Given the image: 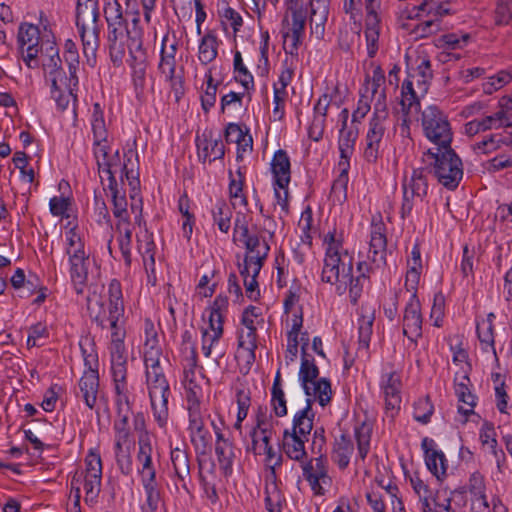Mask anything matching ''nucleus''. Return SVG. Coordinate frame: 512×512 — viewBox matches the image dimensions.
Listing matches in <instances>:
<instances>
[{
  "instance_id": "nucleus-1",
  "label": "nucleus",
  "mask_w": 512,
  "mask_h": 512,
  "mask_svg": "<svg viewBox=\"0 0 512 512\" xmlns=\"http://www.w3.org/2000/svg\"><path fill=\"white\" fill-rule=\"evenodd\" d=\"M245 173L239 168L235 173L229 171L228 194L233 209H239L236 213L233 229V240L241 242L245 246L246 253L243 264L239 265V272L243 278L246 296L250 300H257L260 296L257 277L264 265L270 251L269 240L273 237L270 231H250L248 227L249 217L248 199L244 192Z\"/></svg>"
},
{
  "instance_id": "nucleus-2",
  "label": "nucleus",
  "mask_w": 512,
  "mask_h": 512,
  "mask_svg": "<svg viewBox=\"0 0 512 512\" xmlns=\"http://www.w3.org/2000/svg\"><path fill=\"white\" fill-rule=\"evenodd\" d=\"M323 245L325 257L321 273L322 281L334 286L338 295L348 292L350 302L356 304L363 291L370 286L372 265L367 261H360L357 263L356 274H354L353 256L343 247V234L336 229L324 235Z\"/></svg>"
},
{
  "instance_id": "nucleus-3",
  "label": "nucleus",
  "mask_w": 512,
  "mask_h": 512,
  "mask_svg": "<svg viewBox=\"0 0 512 512\" xmlns=\"http://www.w3.org/2000/svg\"><path fill=\"white\" fill-rule=\"evenodd\" d=\"M100 177L102 174H106L108 179V186H114L118 184L117 177H119L121 183L127 181L130 188L129 195L131 199L130 209L135 215L134 221L139 227L144 222L142 217L143 201L140 195V180H139V165H138V154L135 150L129 149L119 155V151L112 152L110 146L105 148H97L93 153Z\"/></svg>"
},
{
  "instance_id": "nucleus-4",
  "label": "nucleus",
  "mask_w": 512,
  "mask_h": 512,
  "mask_svg": "<svg viewBox=\"0 0 512 512\" xmlns=\"http://www.w3.org/2000/svg\"><path fill=\"white\" fill-rule=\"evenodd\" d=\"M126 14L131 20L126 24L127 51L126 63L131 70V81L139 97L143 95L146 86L147 68L149 66L148 46L144 43V27L141 25L138 3L126 8Z\"/></svg>"
},
{
  "instance_id": "nucleus-5",
  "label": "nucleus",
  "mask_w": 512,
  "mask_h": 512,
  "mask_svg": "<svg viewBox=\"0 0 512 512\" xmlns=\"http://www.w3.org/2000/svg\"><path fill=\"white\" fill-rule=\"evenodd\" d=\"M47 44L45 54L41 55V64L45 77L51 85V97L60 109L65 110L71 99L76 100L75 91L78 87H70V76L67 77L61 67L59 50L54 42L47 41Z\"/></svg>"
},
{
  "instance_id": "nucleus-6",
  "label": "nucleus",
  "mask_w": 512,
  "mask_h": 512,
  "mask_svg": "<svg viewBox=\"0 0 512 512\" xmlns=\"http://www.w3.org/2000/svg\"><path fill=\"white\" fill-rule=\"evenodd\" d=\"M424 156L439 184L451 191L459 186L464 174L463 162L451 147L428 149Z\"/></svg>"
},
{
  "instance_id": "nucleus-7",
  "label": "nucleus",
  "mask_w": 512,
  "mask_h": 512,
  "mask_svg": "<svg viewBox=\"0 0 512 512\" xmlns=\"http://www.w3.org/2000/svg\"><path fill=\"white\" fill-rule=\"evenodd\" d=\"M102 461L100 454L90 451L85 457V469L76 471L71 479V492L75 498V506L79 507L81 488L85 492V502L94 504L101 491Z\"/></svg>"
},
{
  "instance_id": "nucleus-8",
  "label": "nucleus",
  "mask_w": 512,
  "mask_h": 512,
  "mask_svg": "<svg viewBox=\"0 0 512 512\" xmlns=\"http://www.w3.org/2000/svg\"><path fill=\"white\" fill-rule=\"evenodd\" d=\"M423 135L440 150L451 147L453 131L447 114L436 105L427 106L421 113Z\"/></svg>"
},
{
  "instance_id": "nucleus-9",
  "label": "nucleus",
  "mask_w": 512,
  "mask_h": 512,
  "mask_svg": "<svg viewBox=\"0 0 512 512\" xmlns=\"http://www.w3.org/2000/svg\"><path fill=\"white\" fill-rule=\"evenodd\" d=\"M388 111L384 110L383 95L374 104L373 115L369 120L368 130L364 139L363 157L369 163H375L381 155L380 147L385 133L384 121Z\"/></svg>"
},
{
  "instance_id": "nucleus-10",
  "label": "nucleus",
  "mask_w": 512,
  "mask_h": 512,
  "mask_svg": "<svg viewBox=\"0 0 512 512\" xmlns=\"http://www.w3.org/2000/svg\"><path fill=\"white\" fill-rule=\"evenodd\" d=\"M449 350L451 352L452 364L450 371L453 373V384L470 383V373L472 366L469 359L468 343L464 336L460 334L450 335L447 338Z\"/></svg>"
},
{
  "instance_id": "nucleus-11",
  "label": "nucleus",
  "mask_w": 512,
  "mask_h": 512,
  "mask_svg": "<svg viewBox=\"0 0 512 512\" xmlns=\"http://www.w3.org/2000/svg\"><path fill=\"white\" fill-rule=\"evenodd\" d=\"M302 475L315 496L325 495L332 486L328 459L322 455L303 462Z\"/></svg>"
},
{
  "instance_id": "nucleus-12",
  "label": "nucleus",
  "mask_w": 512,
  "mask_h": 512,
  "mask_svg": "<svg viewBox=\"0 0 512 512\" xmlns=\"http://www.w3.org/2000/svg\"><path fill=\"white\" fill-rule=\"evenodd\" d=\"M100 15L76 17V27L81 39L83 55L87 63L93 66L96 62V53L100 46L99 24Z\"/></svg>"
},
{
  "instance_id": "nucleus-13",
  "label": "nucleus",
  "mask_w": 512,
  "mask_h": 512,
  "mask_svg": "<svg viewBox=\"0 0 512 512\" xmlns=\"http://www.w3.org/2000/svg\"><path fill=\"white\" fill-rule=\"evenodd\" d=\"M17 45L26 66L30 69L37 68L38 56L42 52L39 26L29 22L20 23L17 31Z\"/></svg>"
},
{
  "instance_id": "nucleus-14",
  "label": "nucleus",
  "mask_w": 512,
  "mask_h": 512,
  "mask_svg": "<svg viewBox=\"0 0 512 512\" xmlns=\"http://www.w3.org/2000/svg\"><path fill=\"white\" fill-rule=\"evenodd\" d=\"M423 316L417 293H410L402 316V331L412 343L417 344L422 337Z\"/></svg>"
},
{
  "instance_id": "nucleus-15",
  "label": "nucleus",
  "mask_w": 512,
  "mask_h": 512,
  "mask_svg": "<svg viewBox=\"0 0 512 512\" xmlns=\"http://www.w3.org/2000/svg\"><path fill=\"white\" fill-rule=\"evenodd\" d=\"M109 56L114 66H120L127 49L126 25L124 18L107 19Z\"/></svg>"
},
{
  "instance_id": "nucleus-16",
  "label": "nucleus",
  "mask_w": 512,
  "mask_h": 512,
  "mask_svg": "<svg viewBox=\"0 0 512 512\" xmlns=\"http://www.w3.org/2000/svg\"><path fill=\"white\" fill-rule=\"evenodd\" d=\"M84 369L80 378V384L99 383V358L94 340L86 335L79 340Z\"/></svg>"
},
{
  "instance_id": "nucleus-17",
  "label": "nucleus",
  "mask_w": 512,
  "mask_h": 512,
  "mask_svg": "<svg viewBox=\"0 0 512 512\" xmlns=\"http://www.w3.org/2000/svg\"><path fill=\"white\" fill-rule=\"evenodd\" d=\"M153 453L150 435L148 433L139 434L136 461L140 481L156 479V467L153 462Z\"/></svg>"
},
{
  "instance_id": "nucleus-18",
  "label": "nucleus",
  "mask_w": 512,
  "mask_h": 512,
  "mask_svg": "<svg viewBox=\"0 0 512 512\" xmlns=\"http://www.w3.org/2000/svg\"><path fill=\"white\" fill-rule=\"evenodd\" d=\"M101 311L94 316L95 322L102 329L111 330V343L122 342L125 339L126 331L124 327V311H121L119 315L114 314L113 305L108 303L107 308L99 304Z\"/></svg>"
},
{
  "instance_id": "nucleus-19",
  "label": "nucleus",
  "mask_w": 512,
  "mask_h": 512,
  "mask_svg": "<svg viewBox=\"0 0 512 512\" xmlns=\"http://www.w3.org/2000/svg\"><path fill=\"white\" fill-rule=\"evenodd\" d=\"M302 289L298 285H292L286 292L283 307L284 315L282 322L285 327L302 328L303 326V310L300 305Z\"/></svg>"
},
{
  "instance_id": "nucleus-20",
  "label": "nucleus",
  "mask_w": 512,
  "mask_h": 512,
  "mask_svg": "<svg viewBox=\"0 0 512 512\" xmlns=\"http://www.w3.org/2000/svg\"><path fill=\"white\" fill-rule=\"evenodd\" d=\"M421 446L424 451V460L427 469L437 480L442 481L446 478L449 467L444 452L437 448L432 439H423Z\"/></svg>"
},
{
  "instance_id": "nucleus-21",
  "label": "nucleus",
  "mask_w": 512,
  "mask_h": 512,
  "mask_svg": "<svg viewBox=\"0 0 512 512\" xmlns=\"http://www.w3.org/2000/svg\"><path fill=\"white\" fill-rule=\"evenodd\" d=\"M201 351L206 358L218 359L223 355L221 340L224 334V326L205 322L200 328Z\"/></svg>"
},
{
  "instance_id": "nucleus-22",
  "label": "nucleus",
  "mask_w": 512,
  "mask_h": 512,
  "mask_svg": "<svg viewBox=\"0 0 512 512\" xmlns=\"http://www.w3.org/2000/svg\"><path fill=\"white\" fill-rule=\"evenodd\" d=\"M387 238L386 226L379 221H373L370 229L368 258L377 266L386 264Z\"/></svg>"
},
{
  "instance_id": "nucleus-23",
  "label": "nucleus",
  "mask_w": 512,
  "mask_h": 512,
  "mask_svg": "<svg viewBox=\"0 0 512 512\" xmlns=\"http://www.w3.org/2000/svg\"><path fill=\"white\" fill-rule=\"evenodd\" d=\"M371 69V73L366 74L364 83L359 91L368 95L371 99H375L374 104H377L379 97L383 95L384 110L388 111L384 71L374 63H371Z\"/></svg>"
},
{
  "instance_id": "nucleus-24",
  "label": "nucleus",
  "mask_w": 512,
  "mask_h": 512,
  "mask_svg": "<svg viewBox=\"0 0 512 512\" xmlns=\"http://www.w3.org/2000/svg\"><path fill=\"white\" fill-rule=\"evenodd\" d=\"M110 373L115 384L124 383L128 380V355L124 341L110 343Z\"/></svg>"
},
{
  "instance_id": "nucleus-25",
  "label": "nucleus",
  "mask_w": 512,
  "mask_h": 512,
  "mask_svg": "<svg viewBox=\"0 0 512 512\" xmlns=\"http://www.w3.org/2000/svg\"><path fill=\"white\" fill-rule=\"evenodd\" d=\"M502 147H512V134L507 132L489 133L471 144V149L476 155H489Z\"/></svg>"
},
{
  "instance_id": "nucleus-26",
  "label": "nucleus",
  "mask_w": 512,
  "mask_h": 512,
  "mask_svg": "<svg viewBox=\"0 0 512 512\" xmlns=\"http://www.w3.org/2000/svg\"><path fill=\"white\" fill-rule=\"evenodd\" d=\"M197 155L200 161L213 162L224 156V144L219 138L213 137L212 133L204 132L196 138Z\"/></svg>"
},
{
  "instance_id": "nucleus-27",
  "label": "nucleus",
  "mask_w": 512,
  "mask_h": 512,
  "mask_svg": "<svg viewBox=\"0 0 512 512\" xmlns=\"http://www.w3.org/2000/svg\"><path fill=\"white\" fill-rule=\"evenodd\" d=\"M422 272L423 263L420 246L418 243H415L407 258L404 288L408 293H418Z\"/></svg>"
},
{
  "instance_id": "nucleus-28",
  "label": "nucleus",
  "mask_w": 512,
  "mask_h": 512,
  "mask_svg": "<svg viewBox=\"0 0 512 512\" xmlns=\"http://www.w3.org/2000/svg\"><path fill=\"white\" fill-rule=\"evenodd\" d=\"M159 328L154 322L146 318L143 323L142 353L144 360L161 359L162 346L159 339Z\"/></svg>"
},
{
  "instance_id": "nucleus-29",
  "label": "nucleus",
  "mask_w": 512,
  "mask_h": 512,
  "mask_svg": "<svg viewBox=\"0 0 512 512\" xmlns=\"http://www.w3.org/2000/svg\"><path fill=\"white\" fill-rule=\"evenodd\" d=\"M373 420L366 414L363 416H358L356 418V424L354 426V435L357 441V458L361 461H364L367 454L370 451V441L373 430Z\"/></svg>"
},
{
  "instance_id": "nucleus-30",
  "label": "nucleus",
  "mask_w": 512,
  "mask_h": 512,
  "mask_svg": "<svg viewBox=\"0 0 512 512\" xmlns=\"http://www.w3.org/2000/svg\"><path fill=\"white\" fill-rule=\"evenodd\" d=\"M496 315L493 312L487 314L485 318L476 320V333L483 351L492 352L495 361H497L495 350V327L494 321Z\"/></svg>"
},
{
  "instance_id": "nucleus-31",
  "label": "nucleus",
  "mask_w": 512,
  "mask_h": 512,
  "mask_svg": "<svg viewBox=\"0 0 512 512\" xmlns=\"http://www.w3.org/2000/svg\"><path fill=\"white\" fill-rule=\"evenodd\" d=\"M188 414V431L191 442L196 450L204 451L209 444L211 435L208 429L205 427L201 411L194 410L192 413Z\"/></svg>"
},
{
  "instance_id": "nucleus-32",
  "label": "nucleus",
  "mask_w": 512,
  "mask_h": 512,
  "mask_svg": "<svg viewBox=\"0 0 512 512\" xmlns=\"http://www.w3.org/2000/svg\"><path fill=\"white\" fill-rule=\"evenodd\" d=\"M222 41L214 30H207L199 39L197 58L199 62L208 66L218 57V49Z\"/></svg>"
},
{
  "instance_id": "nucleus-33",
  "label": "nucleus",
  "mask_w": 512,
  "mask_h": 512,
  "mask_svg": "<svg viewBox=\"0 0 512 512\" xmlns=\"http://www.w3.org/2000/svg\"><path fill=\"white\" fill-rule=\"evenodd\" d=\"M374 315L363 314L358 319V347L356 357L360 361H367L370 358V340L372 336V326Z\"/></svg>"
},
{
  "instance_id": "nucleus-34",
  "label": "nucleus",
  "mask_w": 512,
  "mask_h": 512,
  "mask_svg": "<svg viewBox=\"0 0 512 512\" xmlns=\"http://www.w3.org/2000/svg\"><path fill=\"white\" fill-rule=\"evenodd\" d=\"M215 454L221 471L224 476H230L233 472V464L236 459V450L229 439L217 433Z\"/></svg>"
},
{
  "instance_id": "nucleus-35",
  "label": "nucleus",
  "mask_w": 512,
  "mask_h": 512,
  "mask_svg": "<svg viewBox=\"0 0 512 512\" xmlns=\"http://www.w3.org/2000/svg\"><path fill=\"white\" fill-rule=\"evenodd\" d=\"M273 185H289L291 181L290 158L285 150H277L271 160Z\"/></svg>"
},
{
  "instance_id": "nucleus-36",
  "label": "nucleus",
  "mask_w": 512,
  "mask_h": 512,
  "mask_svg": "<svg viewBox=\"0 0 512 512\" xmlns=\"http://www.w3.org/2000/svg\"><path fill=\"white\" fill-rule=\"evenodd\" d=\"M237 357L247 364L255 361V350L258 347V334L255 331L237 328Z\"/></svg>"
},
{
  "instance_id": "nucleus-37",
  "label": "nucleus",
  "mask_w": 512,
  "mask_h": 512,
  "mask_svg": "<svg viewBox=\"0 0 512 512\" xmlns=\"http://www.w3.org/2000/svg\"><path fill=\"white\" fill-rule=\"evenodd\" d=\"M329 0H311L310 28L311 34L317 39L325 35V24L329 15Z\"/></svg>"
},
{
  "instance_id": "nucleus-38",
  "label": "nucleus",
  "mask_w": 512,
  "mask_h": 512,
  "mask_svg": "<svg viewBox=\"0 0 512 512\" xmlns=\"http://www.w3.org/2000/svg\"><path fill=\"white\" fill-rule=\"evenodd\" d=\"M115 232L118 247L124 263L127 267H130L132 263L131 245L133 232V226L130 222V218L116 220Z\"/></svg>"
},
{
  "instance_id": "nucleus-39",
  "label": "nucleus",
  "mask_w": 512,
  "mask_h": 512,
  "mask_svg": "<svg viewBox=\"0 0 512 512\" xmlns=\"http://www.w3.org/2000/svg\"><path fill=\"white\" fill-rule=\"evenodd\" d=\"M91 129L93 133V153L97 148H105L109 146L108 131L106 128L104 111L99 103H95L91 113Z\"/></svg>"
},
{
  "instance_id": "nucleus-40",
  "label": "nucleus",
  "mask_w": 512,
  "mask_h": 512,
  "mask_svg": "<svg viewBox=\"0 0 512 512\" xmlns=\"http://www.w3.org/2000/svg\"><path fill=\"white\" fill-rule=\"evenodd\" d=\"M170 394L169 386H151L149 396L154 416L158 424L163 427L168 417V397Z\"/></svg>"
},
{
  "instance_id": "nucleus-41",
  "label": "nucleus",
  "mask_w": 512,
  "mask_h": 512,
  "mask_svg": "<svg viewBox=\"0 0 512 512\" xmlns=\"http://www.w3.org/2000/svg\"><path fill=\"white\" fill-rule=\"evenodd\" d=\"M89 258L68 260V272L77 294H83L88 285Z\"/></svg>"
},
{
  "instance_id": "nucleus-42",
  "label": "nucleus",
  "mask_w": 512,
  "mask_h": 512,
  "mask_svg": "<svg viewBox=\"0 0 512 512\" xmlns=\"http://www.w3.org/2000/svg\"><path fill=\"white\" fill-rule=\"evenodd\" d=\"M64 252L67 260L89 258V253L85 248L84 235L77 227H72L65 232Z\"/></svg>"
},
{
  "instance_id": "nucleus-43",
  "label": "nucleus",
  "mask_w": 512,
  "mask_h": 512,
  "mask_svg": "<svg viewBox=\"0 0 512 512\" xmlns=\"http://www.w3.org/2000/svg\"><path fill=\"white\" fill-rule=\"evenodd\" d=\"M137 250L142 256L143 265L146 272L149 274L155 273V243L153 235L148 232L146 227L136 234Z\"/></svg>"
},
{
  "instance_id": "nucleus-44",
  "label": "nucleus",
  "mask_w": 512,
  "mask_h": 512,
  "mask_svg": "<svg viewBox=\"0 0 512 512\" xmlns=\"http://www.w3.org/2000/svg\"><path fill=\"white\" fill-rule=\"evenodd\" d=\"M225 138L228 142L237 144V160L252 150L253 140L248 131H244L238 124L229 123L225 129Z\"/></svg>"
},
{
  "instance_id": "nucleus-45",
  "label": "nucleus",
  "mask_w": 512,
  "mask_h": 512,
  "mask_svg": "<svg viewBox=\"0 0 512 512\" xmlns=\"http://www.w3.org/2000/svg\"><path fill=\"white\" fill-rule=\"evenodd\" d=\"M309 438H303L302 436L292 434L290 432H283L282 449L285 455L294 461L306 462L307 453L305 449V443Z\"/></svg>"
},
{
  "instance_id": "nucleus-46",
  "label": "nucleus",
  "mask_w": 512,
  "mask_h": 512,
  "mask_svg": "<svg viewBox=\"0 0 512 512\" xmlns=\"http://www.w3.org/2000/svg\"><path fill=\"white\" fill-rule=\"evenodd\" d=\"M168 41L169 36L166 34L162 38L161 42L159 69L167 79L172 80L176 72L175 56L178 49V43L174 40L169 46H167Z\"/></svg>"
},
{
  "instance_id": "nucleus-47",
  "label": "nucleus",
  "mask_w": 512,
  "mask_h": 512,
  "mask_svg": "<svg viewBox=\"0 0 512 512\" xmlns=\"http://www.w3.org/2000/svg\"><path fill=\"white\" fill-rule=\"evenodd\" d=\"M144 490V502L141 505V512H159L164 506L162 493L157 480L141 481Z\"/></svg>"
},
{
  "instance_id": "nucleus-48",
  "label": "nucleus",
  "mask_w": 512,
  "mask_h": 512,
  "mask_svg": "<svg viewBox=\"0 0 512 512\" xmlns=\"http://www.w3.org/2000/svg\"><path fill=\"white\" fill-rule=\"evenodd\" d=\"M310 401L308 399L306 406L295 413L291 429H286L285 431L302 436L303 438H309L314 418Z\"/></svg>"
},
{
  "instance_id": "nucleus-49",
  "label": "nucleus",
  "mask_w": 512,
  "mask_h": 512,
  "mask_svg": "<svg viewBox=\"0 0 512 512\" xmlns=\"http://www.w3.org/2000/svg\"><path fill=\"white\" fill-rule=\"evenodd\" d=\"M458 397V418L457 421L465 424L470 415H474V408L477 405L478 397L472 392L469 386H460L456 391Z\"/></svg>"
},
{
  "instance_id": "nucleus-50",
  "label": "nucleus",
  "mask_w": 512,
  "mask_h": 512,
  "mask_svg": "<svg viewBox=\"0 0 512 512\" xmlns=\"http://www.w3.org/2000/svg\"><path fill=\"white\" fill-rule=\"evenodd\" d=\"M427 172L423 168L414 169L410 177H405L402 182V189H408L420 200L428 194Z\"/></svg>"
},
{
  "instance_id": "nucleus-51",
  "label": "nucleus",
  "mask_w": 512,
  "mask_h": 512,
  "mask_svg": "<svg viewBox=\"0 0 512 512\" xmlns=\"http://www.w3.org/2000/svg\"><path fill=\"white\" fill-rule=\"evenodd\" d=\"M233 74L234 79L243 87L245 92L251 95L255 91L254 77L244 64L242 54L238 50L234 51L233 54Z\"/></svg>"
},
{
  "instance_id": "nucleus-52",
  "label": "nucleus",
  "mask_w": 512,
  "mask_h": 512,
  "mask_svg": "<svg viewBox=\"0 0 512 512\" xmlns=\"http://www.w3.org/2000/svg\"><path fill=\"white\" fill-rule=\"evenodd\" d=\"M201 92V106L205 113H208L216 103L218 84L214 82L212 68L209 67L204 75V85Z\"/></svg>"
},
{
  "instance_id": "nucleus-53",
  "label": "nucleus",
  "mask_w": 512,
  "mask_h": 512,
  "mask_svg": "<svg viewBox=\"0 0 512 512\" xmlns=\"http://www.w3.org/2000/svg\"><path fill=\"white\" fill-rule=\"evenodd\" d=\"M353 452L352 441L346 435H341L335 443L332 459L340 469H345L350 463Z\"/></svg>"
},
{
  "instance_id": "nucleus-54",
  "label": "nucleus",
  "mask_w": 512,
  "mask_h": 512,
  "mask_svg": "<svg viewBox=\"0 0 512 512\" xmlns=\"http://www.w3.org/2000/svg\"><path fill=\"white\" fill-rule=\"evenodd\" d=\"M229 308L227 296L219 294L215 297L211 305L206 308L208 314L207 322L224 326Z\"/></svg>"
},
{
  "instance_id": "nucleus-55",
  "label": "nucleus",
  "mask_w": 512,
  "mask_h": 512,
  "mask_svg": "<svg viewBox=\"0 0 512 512\" xmlns=\"http://www.w3.org/2000/svg\"><path fill=\"white\" fill-rule=\"evenodd\" d=\"M471 40V35L465 32H452L439 36L435 45L441 49L458 50L463 49Z\"/></svg>"
},
{
  "instance_id": "nucleus-56",
  "label": "nucleus",
  "mask_w": 512,
  "mask_h": 512,
  "mask_svg": "<svg viewBox=\"0 0 512 512\" xmlns=\"http://www.w3.org/2000/svg\"><path fill=\"white\" fill-rule=\"evenodd\" d=\"M211 213L214 226L222 233L227 234L231 228L232 207L224 201H217Z\"/></svg>"
},
{
  "instance_id": "nucleus-57",
  "label": "nucleus",
  "mask_w": 512,
  "mask_h": 512,
  "mask_svg": "<svg viewBox=\"0 0 512 512\" xmlns=\"http://www.w3.org/2000/svg\"><path fill=\"white\" fill-rule=\"evenodd\" d=\"M64 59L70 74V87H78L79 80L76 75L79 66V53L75 42L67 39L64 43Z\"/></svg>"
},
{
  "instance_id": "nucleus-58",
  "label": "nucleus",
  "mask_w": 512,
  "mask_h": 512,
  "mask_svg": "<svg viewBox=\"0 0 512 512\" xmlns=\"http://www.w3.org/2000/svg\"><path fill=\"white\" fill-rule=\"evenodd\" d=\"M114 186H108V190L112 199L113 215L116 220L130 218L128 213V202L125 196V192L119 186V184H113Z\"/></svg>"
},
{
  "instance_id": "nucleus-59",
  "label": "nucleus",
  "mask_w": 512,
  "mask_h": 512,
  "mask_svg": "<svg viewBox=\"0 0 512 512\" xmlns=\"http://www.w3.org/2000/svg\"><path fill=\"white\" fill-rule=\"evenodd\" d=\"M402 27L410 31V34L415 38H425L435 34L440 30V22L437 19L429 17L419 23H403Z\"/></svg>"
},
{
  "instance_id": "nucleus-60",
  "label": "nucleus",
  "mask_w": 512,
  "mask_h": 512,
  "mask_svg": "<svg viewBox=\"0 0 512 512\" xmlns=\"http://www.w3.org/2000/svg\"><path fill=\"white\" fill-rule=\"evenodd\" d=\"M319 374V369L315 365L314 360L309 359L306 355L302 357L301 366L299 370V380L302 384H330L326 378H320L317 382L316 379Z\"/></svg>"
},
{
  "instance_id": "nucleus-61",
  "label": "nucleus",
  "mask_w": 512,
  "mask_h": 512,
  "mask_svg": "<svg viewBox=\"0 0 512 512\" xmlns=\"http://www.w3.org/2000/svg\"><path fill=\"white\" fill-rule=\"evenodd\" d=\"M263 325L264 317L259 307L250 305L244 309L240 319V328L250 329L257 332L259 328L263 327Z\"/></svg>"
},
{
  "instance_id": "nucleus-62",
  "label": "nucleus",
  "mask_w": 512,
  "mask_h": 512,
  "mask_svg": "<svg viewBox=\"0 0 512 512\" xmlns=\"http://www.w3.org/2000/svg\"><path fill=\"white\" fill-rule=\"evenodd\" d=\"M298 229L300 230L301 243L311 247L313 241V211L307 206L301 213L298 221Z\"/></svg>"
},
{
  "instance_id": "nucleus-63",
  "label": "nucleus",
  "mask_w": 512,
  "mask_h": 512,
  "mask_svg": "<svg viewBox=\"0 0 512 512\" xmlns=\"http://www.w3.org/2000/svg\"><path fill=\"white\" fill-rule=\"evenodd\" d=\"M419 92L412 88L411 82H403L401 89V105L407 114L420 110Z\"/></svg>"
},
{
  "instance_id": "nucleus-64",
  "label": "nucleus",
  "mask_w": 512,
  "mask_h": 512,
  "mask_svg": "<svg viewBox=\"0 0 512 512\" xmlns=\"http://www.w3.org/2000/svg\"><path fill=\"white\" fill-rule=\"evenodd\" d=\"M289 185H273L274 190V210L278 212L279 218L283 219L289 215Z\"/></svg>"
}]
</instances>
